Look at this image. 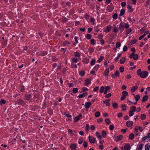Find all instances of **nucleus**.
Here are the masks:
<instances>
[{
	"label": "nucleus",
	"instance_id": "obj_1",
	"mask_svg": "<svg viewBox=\"0 0 150 150\" xmlns=\"http://www.w3.org/2000/svg\"><path fill=\"white\" fill-rule=\"evenodd\" d=\"M137 75L139 76L141 78H146L148 75V72L146 71H142V70L139 69L137 71Z\"/></svg>",
	"mask_w": 150,
	"mask_h": 150
},
{
	"label": "nucleus",
	"instance_id": "obj_2",
	"mask_svg": "<svg viewBox=\"0 0 150 150\" xmlns=\"http://www.w3.org/2000/svg\"><path fill=\"white\" fill-rule=\"evenodd\" d=\"M130 110L129 112V116L130 117L134 115V112L136 110V107L135 106H132L130 108Z\"/></svg>",
	"mask_w": 150,
	"mask_h": 150
},
{
	"label": "nucleus",
	"instance_id": "obj_3",
	"mask_svg": "<svg viewBox=\"0 0 150 150\" xmlns=\"http://www.w3.org/2000/svg\"><path fill=\"white\" fill-rule=\"evenodd\" d=\"M129 57L130 58H133L134 59L137 60L138 58V55L137 54H135L134 52H132L131 54Z\"/></svg>",
	"mask_w": 150,
	"mask_h": 150
},
{
	"label": "nucleus",
	"instance_id": "obj_4",
	"mask_svg": "<svg viewBox=\"0 0 150 150\" xmlns=\"http://www.w3.org/2000/svg\"><path fill=\"white\" fill-rule=\"evenodd\" d=\"M89 141L91 143H94L96 141V138L89 136L88 137Z\"/></svg>",
	"mask_w": 150,
	"mask_h": 150
},
{
	"label": "nucleus",
	"instance_id": "obj_5",
	"mask_svg": "<svg viewBox=\"0 0 150 150\" xmlns=\"http://www.w3.org/2000/svg\"><path fill=\"white\" fill-rule=\"evenodd\" d=\"M120 73L118 71H117L114 73V74H113L111 75L112 77L114 78H115L117 77H118L119 76Z\"/></svg>",
	"mask_w": 150,
	"mask_h": 150
},
{
	"label": "nucleus",
	"instance_id": "obj_6",
	"mask_svg": "<svg viewBox=\"0 0 150 150\" xmlns=\"http://www.w3.org/2000/svg\"><path fill=\"white\" fill-rule=\"evenodd\" d=\"M123 137L122 135H120L116 136L115 139V140L116 142H119L122 138Z\"/></svg>",
	"mask_w": 150,
	"mask_h": 150
},
{
	"label": "nucleus",
	"instance_id": "obj_7",
	"mask_svg": "<svg viewBox=\"0 0 150 150\" xmlns=\"http://www.w3.org/2000/svg\"><path fill=\"white\" fill-rule=\"evenodd\" d=\"M127 126L128 127H130L133 125V122L131 121H128L126 123Z\"/></svg>",
	"mask_w": 150,
	"mask_h": 150
},
{
	"label": "nucleus",
	"instance_id": "obj_8",
	"mask_svg": "<svg viewBox=\"0 0 150 150\" xmlns=\"http://www.w3.org/2000/svg\"><path fill=\"white\" fill-rule=\"evenodd\" d=\"M17 103L19 105H24L25 104V102L21 99H17Z\"/></svg>",
	"mask_w": 150,
	"mask_h": 150
},
{
	"label": "nucleus",
	"instance_id": "obj_9",
	"mask_svg": "<svg viewBox=\"0 0 150 150\" xmlns=\"http://www.w3.org/2000/svg\"><path fill=\"white\" fill-rule=\"evenodd\" d=\"M118 29L121 31L120 32H122L123 30L124 29V26L122 22H121L119 25Z\"/></svg>",
	"mask_w": 150,
	"mask_h": 150
},
{
	"label": "nucleus",
	"instance_id": "obj_10",
	"mask_svg": "<svg viewBox=\"0 0 150 150\" xmlns=\"http://www.w3.org/2000/svg\"><path fill=\"white\" fill-rule=\"evenodd\" d=\"M147 139H150V132L147 134L146 136L143 138L142 140L143 141H144Z\"/></svg>",
	"mask_w": 150,
	"mask_h": 150
},
{
	"label": "nucleus",
	"instance_id": "obj_11",
	"mask_svg": "<svg viewBox=\"0 0 150 150\" xmlns=\"http://www.w3.org/2000/svg\"><path fill=\"white\" fill-rule=\"evenodd\" d=\"M91 83L90 80L88 79H86L85 81V85L88 86V85Z\"/></svg>",
	"mask_w": 150,
	"mask_h": 150
},
{
	"label": "nucleus",
	"instance_id": "obj_12",
	"mask_svg": "<svg viewBox=\"0 0 150 150\" xmlns=\"http://www.w3.org/2000/svg\"><path fill=\"white\" fill-rule=\"evenodd\" d=\"M91 105V102H86L85 105V107L86 108H88Z\"/></svg>",
	"mask_w": 150,
	"mask_h": 150
},
{
	"label": "nucleus",
	"instance_id": "obj_13",
	"mask_svg": "<svg viewBox=\"0 0 150 150\" xmlns=\"http://www.w3.org/2000/svg\"><path fill=\"white\" fill-rule=\"evenodd\" d=\"M124 149L125 150H129L130 149V146L128 144H126L124 146Z\"/></svg>",
	"mask_w": 150,
	"mask_h": 150
},
{
	"label": "nucleus",
	"instance_id": "obj_14",
	"mask_svg": "<svg viewBox=\"0 0 150 150\" xmlns=\"http://www.w3.org/2000/svg\"><path fill=\"white\" fill-rule=\"evenodd\" d=\"M87 95V92L84 93L82 94H80L78 96L79 98H83L85 96H86Z\"/></svg>",
	"mask_w": 150,
	"mask_h": 150
},
{
	"label": "nucleus",
	"instance_id": "obj_15",
	"mask_svg": "<svg viewBox=\"0 0 150 150\" xmlns=\"http://www.w3.org/2000/svg\"><path fill=\"white\" fill-rule=\"evenodd\" d=\"M109 72V70L108 69L106 68L104 72L103 73V74L105 76H108Z\"/></svg>",
	"mask_w": 150,
	"mask_h": 150
},
{
	"label": "nucleus",
	"instance_id": "obj_16",
	"mask_svg": "<svg viewBox=\"0 0 150 150\" xmlns=\"http://www.w3.org/2000/svg\"><path fill=\"white\" fill-rule=\"evenodd\" d=\"M138 87L136 86H135L132 87L131 88L130 90L131 92H134L136 90L137 88Z\"/></svg>",
	"mask_w": 150,
	"mask_h": 150
},
{
	"label": "nucleus",
	"instance_id": "obj_17",
	"mask_svg": "<svg viewBox=\"0 0 150 150\" xmlns=\"http://www.w3.org/2000/svg\"><path fill=\"white\" fill-rule=\"evenodd\" d=\"M148 96L147 95H146L144 96L142 99L141 101L142 102H144L148 100Z\"/></svg>",
	"mask_w": 150,
	"mask_h": 150
},
{
	"label": "nucleus",
	"instance_id": "obj_18",
	"mask_svg": "<svg viewBox=\"0 0 150 150\" xmlns=\"http://www.w3.org/2000/svg\"><path fill=\"white\" fill-rule=\"evenodd\" d=\"M111 26L110 25L107 26L106 28V29L104 31L106 33H108L111 30Z\"/></svg>",
	"mask_w": 150,
	"mask_h": 150
},
{
	"label": "nucleus",
	"instance_id": "obj_19",
	"mask_svg": "<svg viewBox=\"0 0 150 150\" xmlns=\"http://www.w3.org/2000/svg\"><path fill=\"white\" fill-rule=\"evenodd\" d=\"M31 95L32 94H31L26 95L25 97V99L28 100H29L30 99L32 96Z\"/></svg>",
	"mask_w": 150,
	"mask_h": 150
},
{
	"label": "nucleus",
	"instance_id": "obj_20",
	"mask_svg": "<svg viewBox=\"0 0 150 150\" xmlns=\"http://www.w3.org/2000/svg\"><path fill=\"white\" fill-rule=\"evenodd\" d=\"M96 136L98 137L99 139H100L102 138V137L101 136L100 133L99 132H96Z\"/></svg>",
	"mask_w": 150,
	"mask_h": 150
},
{
	"label": "nucleus",
	"instance_id": "obj_21",
	"mask_svg": "<svg viewBox=\"0 0 150 150\" xmlns=\"http://www.w3.org/2000/svg\"><path fill=\"white\" fill-rule=\"evenodd\" d=\"M76 145L75 144H71L70 146V148L72 150H75L76 148Z\"/></svg>",
	"mask_w": 150,
	"mask_h": 150
},
{
	"label": "nucleus",
	"instance_id": "obj_22",
	"mask_svg": "<svg viewBox=\"0 0 150 150\" xmlns=\"http://www.w3.org/2000/svg\"><path fill=\"white\" fill-rule=\"evenodd\" d=\"M126 60V58L125 57H122L120 60V64H123L125 62V61Z\"/></svg>",
	"mask_w": 150,
	"mask_h": 150
},
{
	"label": "nucleus",
	"instance_id": "obj_23",
	"mask_svg": "<svg viewBox=\"0 0 150 150\" xmlns=\"http://www.w3.org/2000/svg\"><path fill=\"white\" fill-rule=\"evenodd\" d=\"M101 134L102 136L103 137L105 138V137H106L107 135V133L105 131L103 130Z\"/></svg>",
	"mask_w": 150,
	"mask_h": 150
},
{
	"label": "nucleus",
	"instance_id": "obj_24",
	"mask_svg": "<svg viewBox=\"0 0 150 150\" xmlns=\"http://www.w3.org/2000/svg\"><path fill=\"white\" fill-rule=\"evenodd\" d=\"M125 12V10L124 9H121L120 11V16H123Z\"/></svg>",
	"mask_w": 150,
	"mask_h": 150
},
{
	"label": "nucleus",
	"instance_id": "obj_25",
	"mask_svg": "<svg viewBox=\"0 0 150 150\" xmlns=\"http://www.w3.org/2000/svg\"><path fill=\"white\" fill-rule=\"evenodd\" d=\"M112 105L113 108H117L118 106V104L115 102H113L112 103Z\"/></svg>",
	"mask_w": 150,
	"mask_h": 150
},
{
	"label": "nucleus",
	"instance_id": "obj_26",
	"mask_svg": "<svg viewBox=\"0 0 150 150\" xmlns=\"http://www.w3.org/2000/svg\"><path fill=\"white\" fill-rule=\"evenodd\" d=\"M150 148V145L149 144H147L145 145V150H149Z\"/></svg>",
	"mask_w": 150,
	"mask_h": 150
},
{
	"label": "nucleus",
	"instance_id": "obj_27",
	"mask_svg": "<svg viewBox=\"0 0 150 150\" xmlns=\"http://www.w3.org/2000/svg\"><path fill=\"white\" fill-rule=\"evenodd\" d=\"M134 135L133 133H131L130 134L129 136V139L132 140L134 139Z\"/></svg>",
	"mask_w": 150,
	"mask_h": 150
},
{
	"label": "nucleus",
	"instance_id": "obj_28",
	"mask_svg": "<svg viewBox=\"0 0 150 150\" xmlns=\"http://www.w3.org/2000/svg\"><path fill=\"white\" fill-rule=\"evenodd\" d=\"M62 21L63 23H66L67 21L68 20L66 18L64 17H62Z\"/></svg>",
	"mask_w": 150,
	"mask_h": 150
},
{
	"label": "nucleus",
	"instance_id": "obj_29",
	"mask_svg": "<svg viewBox=\"0 0 150 150\" xmlns=\"http://www.w3.org/2000/svg\"><path fill=\"white\" fill-rule=\"evenodd\" d=\"M118 15L117 13H114L112 17L114 19H116L117 18Z\"/></svg>",
	"mask_w": 150,
	"mask_h": 150
},
{
	"label": "nucleus",
	"instance_id": "obj_30",
	"mask_svg": "<svg viewBox=\"0 0 150 150\" xmlns=\"http://www.w3.org/2000/svg\"><path fill=\"white\" fill-rule=\"evenodd\" d=\"M121 107L122 108V110L123 111H125L126 110V107L125 105H122Z\"/></svg>",
	"mask_w": 150,
	"mask_h": 150
},
{
	"label": "nucleus",
	"instance_id": "obj_31",
	"mask_svg": "<svg viewBox=\"0 0 150 150\" xmlns=\"http://www.w3.org/2000/svg\"><path fill=\"white\" fill-rule=\"evenodd\" d=\"M85 74V72L83 71H82L79 72V74L80 76H84Z\"/></svg>",
	"mask_w": 150,
	"mask_h": 150
},
{
	"label": "nucleus",
	"instance_id": "obj_32",
	"mask_svg": "<svg viewBox=\"0 0 150 150\" xmlns=\"http://www.w3.org/2000/svg\"><path fill=\"white\" fill-rule=\"evenodd\" d=\"M104 59L103 56H100V57L97 60V62L99 63L101 62Z\"/></svg>",
	"mask_w": 150,
	"mask_h": 150
},
{
	"label": "nucleus",
	"instance_id": "obj_33",
	"mask_svg": "<svg viewBox=\"0 0 150 150\" xmlns=\"http://www.w3.org/2000/svg\"><path fill=\"white\" fill-rule=\"evenodd\" d=\"M105 123L109 125L110 123V120L108 118H106L105 120Z\"/></svg>",
	"mask_w": 150,
	"mask_h": 150
},
{
	"label": "nucleus",
	"instance_id": "obj_34",
	"mask_svg": "<svg viewBox=\"0 0 150 150\" xmlns=\"http://www.w3.org/2000/svg\"><path fill=\"white\" fill-rule=\"evenodd\" d=\"M132 31V30L131 28L127 29L125 31L126 34H128L130 33Z\"/></svg>",
	"mask_w": 150,
	"mask_h": 150
},
{
	"label": "nucleus",
	"instance_id": "obj_35",
	"mask_svg": "<svg viewBox=\"0 0 150 150\" xmlns=\"http://www.w3.org/2000/svg\"><path fill=\"white\" fill-rule=\"evenodd\" d=\"M134 98L136 101H137L140 99V96L139 95H137L135 96Z\"/></svg>",
	"mask_w": 150,
	"mask_h": 150
},
{
	"label": "nucleus",
	"instance_id": "obj_36",
	"mask_svg": "<svg viewBox=\"0 0 150 150\" xmlns=\"http://www.w3.org/2000/svg\"><path fill=\"white\" fill-rule=\"evenodd\" d=\"M122 94L123 96L125 97L128 95V93L126 91H124L122 92Z\"/></svg>",
	"mask_w": 150,
	"mask_h": 150
},
{
	"label": "nucleus",
	"instance_id": "obj_37",
	"mask_svg": "<svg viewBox=\"0 0 150 150\" xmlns=\"http://www.w3.org/2000/svg\"><path fill=\"white\" fill-rule=\"evenodd\" d=\"M146 117V116L145 114H142L141 115V119L142 120H144Z\"/></svg>",
	"mask_w": 150,
	"mask_h": 150
},
{
	"label": "nucleus",
	"instance_id": "obj_38",
	"mask_svg": "<svg viewBox=\"0 0 150 150\" xmlns=\"http://www.w3.org/2000/svg\"><path fill=\"white\" fill-rule=\"evenodd\" d=\"M121 45V44L120 42H117L116 44V48H118L119 47H120Z\"/></svg>",
	"mask_w": 150,
	"mask_h": 150
},
{
	"label": "nucleus",
	"instance_id": "obj_39",
	"mask_svg": "<svg viewBox=\"0 0 150 150\" xmlns=\"http://www.w3.org/2000/svg\"><path fill=\"white\" fill-rule=\"evenodd\" d=\"M83 141V137L80 138L79 139L78 143L79 144H81L82 143Z\"/></svg>",
	"mask_w": 150,
	"mask_h": 150
},
{
	"label": "nucleus",
	"instance_id": "obj_40",
	"mask_svg": "<svg viewBox=\"0 0 150 150\" xmlns=\"http://www.w3.org/2000/svg\"><path fill=\"white\" fill-rule=\"evenodd\" d=\"M89 127V125L88 124H86V125L85 130L87 133L88 132Z\"/></svg>",
	"mask_w": 150,
	"mask_h": 150
},
{
	"label": "nucleus",
	"instance_id": "obj_41",
	"mask_svg": "<svg viewBox=\"0 0 150 150\" xmlns=\"http://www.w3.org/2000/svg\"><path fill=\"white\" fill-rule=\"evenodd\" d=\"M91 43L93 45H94L96 44V42H95L94 40L93 39H91L90 41Z\"/></svg>",
	"mask_w": 150,
	"mask_h": 150
},
{
	"label": "nucleus",
	"instance_id": "obj_42",
	"mask_svg": "<svg viewBox=\"0 0 150 150\" xmlns=\"http://www.w3.org/2000/svg\"><path fill=\"white\" fill-rule=\"evenodd\" d=\"M96 62L95 59H93L90 62V64L91 66H93L94 65Z\"/></svg>",
	"mask_w": 150,
	"mask_h": 150
},
{
	"label": "nucleus",
	"instance_id": "obj_43",
	"mask_svg": "<svg viewBox=\"0 0 150 150\" xmlns=\"http://www.w3.org/2000/svg\"><path fill=\"white\" fill-rule=\"evenodd\" d=\"M6 103L5 100L3 99H1L0 100V105H2V104H5Z\"/></svg>",
	"mask_w": 150,
	"mask_h": 150
},
{
	"label": "nucleus",
	"instance_id": "obj_44",
	"mask_svg": "<svg viewBox=\"0 0 150 150\" xmlns=\"http://www.w3.org/2000/svg\"><path fill=\"white\" fill-rule=\"evenodd\" d=\"M104 90V86H102L101 87L100 89V92L102 93L103 92Z\"/></svg>",
	"mask_w": 150,
	"mask_h": 150
},
{
	"label": "nucleus",
	"instance_id": "obj_45",
	"mask_svg": "<svg viewBox=\"0 0 150 150\" xmlns=\"http://www.w3.org/2000/svg\"><path fill=\"white\" fill-rule=\"evenodd\" d=\"M100 115V113L98 111L96 112L95 114V116L96 117H98Z\"/></svg>",
	"mask_w": 150,
	"mask_h": 150
},
{
	"label": "nucleus",
	"instance_id": "obj_46",
	"mask_svg": "<svg viewBox=\"0 0 150 150\" xmlns=\"http://www.w3.org/2000/svg\"><path fill=\"white\" fill-rule=\"evenodd\" d=\"M74 55L77 57H79L80 56V54L78 52H76L75 53Z\"/></svg>",
	"mask_w": 150,
	"mask_h": 150
},
{
	"label": "nucleus",
	"instance_id": "obj_47",
	"mask_svg": "<svg viewBox=\"0 0 150 150\" xmlns=\"http://www.w3.org/2000/svg\"><path fill=\"white\" fill-rule=\"evenodd\" d=\"M73 92L74 93H76L78 91V88H74L72 90Z\"/></svg>",
	"mask_w": 150,
	"mask_h": 150
},
{
	"label": "nucleus",
	"instance_id": "obj_48",
	"mask_svg": "<svg viewBox=\"0 0 150 150\" xmlns=\"http://www.w3.org/2000/svg\"><path fill=\"white\" fill-rule=\"evenodd\" d=\"M119 70L120 72L122 73L123 72L124 70V68L123 67H120Z\"/></svg>",
	"mask_w": 150,
	"mask_h": 150
},
{
	"label": "nucleus",
	"instance_id": "obj_49",
	"mask_svg": "<svg viewBox=\"0 0 150 150\" xmlns=\"http://www.w3.org/2000/svg\"><path fill=\"white\" fill-rule=\"evenodd\" d=\"M123 23H125V26H124V28L127 29L129 27V25L128 23H125L124 22H123Z\"/></svg>",
	"mask_w": 150,
	"mask_h": 150
},
{
	"label": "nucleus",
	"instance_id": "obj_50",
	"mask_svg": "<svg viewBox=\"0 0 150 150\" xmlns=\"http://www.w3.org/2000/svg\"><path fill=\"white\" fill-rule=\"evenodd\" d=\"M137 42V40L136 39H134L133 40H132L131 42L130 43L131 45L133 44H134L136 43Z\"/></svg>",
	"mask_w": 150,
	"mask_h": 150
},
{
	"label": "nucleus",
	"instance_id": "obj_51",
	"mask_svg": "<svg viewBox=\"0 0 150 150\" xmlns=\"http://www.w3.org/2000/svg\"><path fill=\"white\" fill-rule=\"evenodd\" d=\"M143 146V144H141L139 146V147L138 148L137 150H142V149Z\"/></svg>",
	"mask_w": 150,
	"mask_h": 150
},
{
	"label": "nucleus",
	"instance_id": "obj_52",
	"mask_svg": "<svg viewBox=\"0 0 150 150\" xmlns=\"http://www.w3.org/2000/svg\"><path fill=\"white\" fill-rule=\"evenodd\" d=\"M118 28H117V27H116V26H115V27L114 29L113 32L115 33H116L117 32H118Z\"/></svg>",
	"mask_w": 150,
	"mask_h": 150
},
{
	"label": "nucleus",
	"instance_id": "obj_53",
	"mask_svg": "<svg viewBox=\"0 0 150 150\" xmlns=\"http://www.w3.org/2000/svg\"><path fill=\"white\" fill-rule=\"evenodd\" d=\"M91 37V35L90 34H87L86 36V38L87 39H90Z\"/></svg>",
	"mask_w": 150,
	"mask_h": 150
},
{
	"label": "nucleus",
	"instance_id": "obj_54",
	"mask_svg": "<svg viewBox=\"0 0 150 150\" xmlns=\"http://www.w3.org/2000/svg\"><path fill=\"white\" fill-rule=\"evenodd\" d=\"M94 51V49L92 47L90 48L88 50V52L90 53H92Z\"/></svg>",
	"mask_w": 150,
	"mask_h": 150
},
{
	"label": "nucleus",
	"instance_id": "obj_55",
	"mask_svg": "<svg viewBox=\"0 0 150 150\" xmlns=\"http://www.w3.org/2000/svg\"><path fill=\"white\" fill-rule=\"evenodd\" d=\"M127 8L128 9L130 10V11L132 12L133 11L132 6L129 5Z\"/></svg>",
	"mask_w": 150,
	"mask_h": 150
},
{
	"label": "nucleus",
	"instance_id": "obj_56",
	"mask_svg": "<svg viewBox=\"0 0 150 150\" xmlns=\"http://www.w3.org/2000/svg\"><path fill=\"white\" fill-rule=\"evenodd\" d=\"M71 67L72 68H77V66L76 64H74L72 63H71Z\"/></svg>",
	"mask_w": 150,
	"mask_h": 150
},
{
	"label": "nucleus",
	"instance_id": "obj_57",
	"mask_svg": "<svg viewBox=\"0 0 150 150\" xmlns=\"http://www.w3.org/2000/svg\"><path fill=\"white\" fill-rule=\"evenodd\" d=\"M80 119V118H79V117L76 116L75 117L74 119V122H76L79 121Z\"/></svg>",
	"mask_w": 150,
	"mask_h": 150
},
{
	"label": "nucleus",
	"instance_id": "obj_58",
	"mask_svg": "<svg viewBox=\"0 0 150 150\" xmlns=\"http://www.w3.org/2000/svg\"><path fill=\"white\" fill-rule=\"evenodd\" d=\"M99 65L97 64L93 68V69L94 70H97L99 68Z\"/></svg>",
	"mask_w": 150,
	"mask_h": 150
},
{
	"label": "nucleus",
	"instance_id": "obj_59",
	"mask_svg": "<svg viewBox=\"0 0 150 150\" xmlns=\"http://www.w3.org/2000/svg\"><path fill=\"white\" fill-rule=\"evenodd\" d=\"M88 144L86 141H84L83 142V145L85 147H86L87 146Z\"/></svg>",
	"mask_w": 150,
	"mask_h": 150
},
{
	"label": "nucleus",
	"instance_id": "obj_60",
	"mask_svg": "<svg viewBox=\"0 0 150 150\" xmlns=\"http://www.w3.org/2000/svg\"><path fill=\"white\" fill-rule=\"evenodd\" d=\"M109 128L110 130L112 131L114 129V126L112 125H111L110 126Z\"/></svg>",
	"mask_w": 150,
	"mask_h": 150
},
{
	"label": "nucleus",
	"instance_id": "obj_61",
	"mask_svg": "<svg viewBox=\"0 0 150 150\" xmlns=\"http://www.w3.org/2000/svg\"><path fill=\"white\" fill-rule=\"evenodd\" d=\"M99 87L97 86L96 87H95L93 90V91L94 92H96L98 91L99 89Z\"/></svg>",
	"mask_w": 150,
	"mask_h": 150
},
{
	"label": "nucleus",
	"instance_id": "obj_62",
	"mask_svg": "<svg viewBox=\"0 0 150 150\" xmlns=\"http://www.w3.org/2000/svg\"><path fill=\"white\" fill-rule=\"evenodd\" d=\"M7 42L6 40L3 41L2 42V44H3V45H4V46L6 45H7Z\"/></svg>",
	"mask_w": 150,
	"mask_h": 150
},
{
	"label": "nucleus",
	"instance_id": "obj_63",
	"mask_svg": "<svg viewBox=\"0 0 150 150\" xmlns=\"http://www.w3.org/2000/svg\"><path fill=\"white\" fill-rule=\"evenodd\" d=\"M25 90L24 86L23 85H21L20 87V91L23 92Z\"/></svg>",
	"mask_w": 150,
	"mask_h": 150
},
{
	"label": "nucleus",
	"instance_id": "obj_64",
	"mask_svg": "<svg viewBox=\"0 0 150 150\" xmlns=\"http://www.w3.org/2000/svg\"><path fill=\"white\" fill-rule=\"evenodd\" d=\"M127 46L125 45L123 48V51L124 52L126 51L127 50Z\"/></svg>",
	"mask_w": 150,
	"mask_h": 150
}]
</instances>
